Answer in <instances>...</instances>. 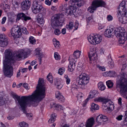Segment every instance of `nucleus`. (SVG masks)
Here are the masks:
<instances>
[{
    "mask_svg": "<svg viewBox=\"0 0 127 127\" xmlns=\"http://www.w3.org/2000/svg\"><path fill=\"white\" fill-rule=\"evenodd\" d=\"M44 81L43 78H39L38 84L36 87V89L30 95L28 96H22L21 97L17 95H13L17 99L20 104L24 108H25L29 103H32L35 106L38 103L41 101L45 97V89L43 87Z\"/></svg>",
    "mask_w": 127,
    "mask_h": 127,
    "instance_id": "1",
    "label": "nucleus"
},
{
    "mask_svg": "<svg viewBox=\"0 0 127 127\" xmlns=\"http://www.w3.org/2000/svg\"><path fill=\"white\" fill-rule=\"evenodd\" d=\"M30 52L29 50L22 49L13 55L10 50H6L4 53L5 59L3 61V68L4 76L10 78L13 75V69L12 65L15 62V61L17 59L22 58L23 57L28 55Z\"/></svg>",
    "mask_w": 127,
    "mask_h": 127,
    "instance_id": "2",
    "label": "nucleus"
},
{
    "mask_svg": "<svg viewBox=\"0 0 127 127\" xmlns=\"http://www.w3.org/2000/svg\"><path fill=\"white\" fill-rule=\"evenodd\" d=\"M117 88L120 89V93L124 98L127 99L125 95L127 93V75L123 73L118 75L116 81Z\"/></svg>",
    "mask_w": 127,
    "mask_h": 127,
    "instance_id": "3",
    "label": "nucleus"
},
{
    "mask_svg": "<svg viewBox=\"0 0 127 127\" xmlns=\"http://www.w3.org/2000/svg\"><path fill=\"white\" fill-rule=\"evenodd\" d=\"M117 16L119 21L125 24L127 23V17L125 15L127 12V2L123 1L118 8Z\"/></svg>",
    "mask_w": 127,
    "mask_h": 127,
    "instance_id": "4",
    "label": "nucleus"
},
{
    "mask_svg": "<svg viewBox=\"0 0 127 127\" xmlns=\"http://www.w3.org/2000/svg\"><path fill=\"white\" fill-rule=\"evenodd\" d=\"M63 22L64 18L60 14L54 15L52 17L51 25L52 28L55 29L54 32L55 35H58L61 34V31L57 28L62 25Z\"/></svg>",
    "mask_w": 127,
    "mask_h": 127,
    "instance_id": "5",
    "label": "nucleus"
},
{
    "mask_svg": "<svg viewBox=\"0 0 127 127\" xmlns=\"http://www.w3.org/2000/svg\"><path fill=\"white\" fill-rule=\"evenodd\" d=\"M114 34L119 38L120 44H124L127 40V33L124 28L119 27L116 28L114 30Z\"/></svg>",
    "mask_w": 127,
    "mask_h": 127,
    "instance_id": "6",
    "label": "nucleus"
},
{
    "mask_svg": "<svg viewBox=\"0 0 127 127\" xmlns=\"http://www.w3.org/2000/svg\"><path fill=\"white\" fill-rule=\"evenodd\" d=\"M105 5V3L104 1L100 0H95L93 2L92 6L88 8V10L91 13H93L97 7L100 6L104 7Z\"/></svg>",
    "mask_w": 127,
    "mask_h": 127,
    "instance_id": "7",
    "label": "nucleus"
},
{
    "mask_svg": "<svg viewBox=\"0 0 127 127\" xmlns=\"http://www.w3.org/2000/svg\"><path fill=\"white\" fill-rule=\"evenodd\" d=\"M17 95L16 93H13V92H12L11 93V96L13 97L15 99L16 101L17 100L18 101V103L19 104L20 107V108H21V109L22 110V111H23V112L25 114H26V116L27 117V118L29 119L30 120H32V114H29V113H27V111L26 110V109L27 107L28 106L29 107H30L31 105H32L33 106H37L36 105L34 106V104H33V103H29V104H28L27 105V107H26L25 108H23L21 106V105L20 104V103L19 102V99H17V98H15L14 96H13V95Z\"/></svg>",
    "mask_w": 127,
    "mask_h": 127,
    "instance_id": "8",
    "label": "nucleus"
},
{
    "mask_svg": "<svg viewBox=\"0 0 127 127\" xmlns=\"http://www.w3.org/2000/svg\"><path fill=\"white\" fill-rule=\"evenodd\" d=\"M95 100L97 102H102L103 103L106 104L107 108L109 110H112L114 109V105L112 104V102L109 99L105 98L104 97H99L95 98Z\"/></svg>",
    "mask_w": 127,
    "mask_h": 127,
    "instance_id": "9",
    "label": "nucleus"
},
{
    "mask_svg": "<svg viewBox=\"0 0 127 127\" xmlns=\"http://www.w3.org/2000/svg\"><path fill=\"white\" fill-rule=\"evenodd\" d=\"M102 39V36L98 34L93 35L90 36L88 37L89 42L91 44L95 45L99 43Z\"/></svg>",
    "mask_w": 127,
    "mask_h": 127,
    "instance_id": "10",
    "label": "nucleus"
},
{
    "mask_svg": "<svg viewBox=\"0 0 127 127\" xmlns=\"http://www.w3.org/2000/svg\"><path fill=\"white\" fill-rule=\"evenodd\" d=\"M78 79V80L77 81V83L84 86L89 82V77L86 74L83 73L79 75Z\"/></svg>",
    "mask_w": 127,
    "mask_h": 127,
    "instance_id": "11",
    "label": "nucleus"
},
{
    "mask_svg": "<svg viewBox=\"0 0 127 127\" xmlns=\"http://www.w3.org/2000/svg\"><path fill=\"white\" fill-rule=\"evenodd\" d=\"M38 3V1L35 0L33 1L32 4V12L34 14L39 13L43 8V6Z\"/></svg>",
    "mask_w": 127,
    "mask_h": 127,
    "instance_id": "12",
    "label": "nucleus"
},
{
    "mask_svg": "<svg viewBox=\"0 0 127 127\" xmlns=\"http://www.w3.org/2000/svg\"><path fill=\"white\" fill-rule=\"evenodd\" d=\"M12 36L14 38L19 37L22 34L21 28L19 27L13 28L11 31Z\"/></svg>",
    "mask_w": 127,
    "mask_h": 127,
    "instance_id": "13",
    "label": "nucleus"
},
{
    "mask_svg": "<svg viewBox=\"0 0 127 127\" xmlns=\"http://www.w3.org/2000/svg\"><path fill=\"white\" fill-rule=\"evenodd\" d=\"M31 19V18L30 17L26 16L25 14L23 12L19 13L17 15L16 20L18 21L21 19L23 21L26 22Z\"/></svg>",
    "mask_w": 127,
    "mask_h": 127,
    "instance_id": "14",
    "label": "nucleus"
},
{
    "mask_svg": "<svg viewBox=\"0 0 127 127\" xmlns=\"http://www.w3.org/2000/svg\"><path fill=\"white\" fill-rule=\"evenodd\" d=\"M77 9L76 6L69 5L66 8L65 12L68 15L72 16L76 14V11Z\"/></svg>",
    "mask_w": 127,
    "mask_h": 127,
    "instance_id": "15",
    "label": "nucleus"
},
{
    "mask_svg": "<svg viewBox=\"0 0 127 127\" xmlns=\"http://www.w3.org/2000/svg\"><path fill=\"white\" fill-rule=\"evenodd\" d=\"M31 2L29 0H25L21 3V8L23 10H27L30 8Z\"/></svg>",
    "mask_w": 127,
    "mask_h": 127,
    "instance_id": "16",
    "label": "nucleus"
},
{
    "mask_svg": "<svg viewBox=\"0 0 127 127\" xmlns=\"http://www.w3.org/2000/svg\"><path fill=\"white\" fill-rule=\"evenodd\" d=\"M74 59L73 58H72L69 57V64L68 66V70L70 72H72L74 69L75 68V62H74Z\"/></svg>",
    "mask_w": 127,
    "mask_h": 127,
    "instance_id": "17",
    "label": "nucleus"
},
{
    "mask_svg": "<svg viewBox=\"0 0 127 127\" xmlns=\"http://www.w3.org/2000/svg\"><path fill=\"white\" fill-rule=\"evenodd\" d=\"M8 44L7 41L5 38V34H0V46L4 47Z\"/></svg>",
    "mask_w": 127,
    "mask_h": 127,
    "instance_id": "18",
    "label": "nucleus"
},
{
    "mask_svg": "<svg viewBox=\"0 0 127 127\" xmlns=\"http://www.w3.org/2000/svg\"><path fill=\"white\" fill-rule=\"evenodd\" d=\"M113 30V28L107 29L105 30L104 35L105 37H111L112 34L114 33Z\"/></svg>",
    "mask_w": 127,
    "mask_h": 127,
    "instance_id": "19",
    "label": "nucleus"
},
{
    "mask_svg": "<svg viewBox=\"0 0 127 127\" xmlns=\"http://www.w3.org/2000/svg\"><path fill=\"white\" fill-rule=\"evenodd\" d=\"M35 51L36 55L39 56L38 59L39 62V64H40L41 63L42 58L44 57V55L41 52V51L39 49H36L35 50Z\"/></svg>",
    "mask_w": 127,
    "mask_h": 127,
    "instance_id": "20",
    "label": "nucleus"
},
{
    "mask_svg": "<svg viewBox=\"0 0 127 127\" xmlns=\"http://www.w3.org/2000/svg\"><path fill=\"white\" fill-rule=\"evenodd\" d=\"M56 97L59 101L61 102H64V97L61 94V93L59 91H57L55 93Z\"/></svg>",
    "mask_w": 127,
    "mask_h": 127,
    "instance_id": "21",
    "label": "nucleus"
},
{
    "mask_svg": "<svg viewBox=\"0 0 127 127\" xmlns=\"http://www.w3.org/2000/svg\"><path fill=\"white\" fill-rule=\"evenodd\" d=\"M94 119L93 117L88 120L85 124L86 127H92L94 124Z\"/></svg>",
    "mask_w": 127,
    "mask_h": 127,
    "instance_id": "22",
    "label": "nucleus"
},
{
    "mask_svg": "<svg viewBox=\"0 0 127 127\" xmlns=\"http://www.w3.org/2000/svg\"><path fill=\"white\" fill-rule=\"evenodd\" d=\"M95 53V52H93L90 51L88 54V56L90 61V63H92L91 61H94L96 59Z\"/></svg>",
    "mask_w": 127,
    "mask_h": 127,
    "instance_id": "23",
    "label": "nucleus"
},
{
    "mask_svg": "<svg viewBox=\"0 0 127 127\" xmlns=\"http://www.w3.org/2000/svg\"><path fill=\"white\" fill-rule=\"evenodd\" d=\"M97 94L98 93L97 91L95 90H92L89 93V95L88 97L90 99H91L97 96Z\"/></svg>",
    "mask_w": 127,
    "mask_h": 127,
    "instance_id": "24",
    "label": "nucleus"
},
{
    "mask_svg": "<svg viewBox=\"0 0 127 127\" xmlns=\"http://www.w3.org/2000/svg\"><path fill=\"white\" fill-rule=\"evenodd\" d=\"M107 61L109 64H110V67L112 68L114 66L113 62V61L112 59L111 58V56L109 55L108 56L107 60Z\"/></svg>",
    "mask_w": 127,
    "mask_h": 127,
    "instance_id": "25",
    "label": "nucleus"
},
{
    "mask_svg": "<svg viewBox=\"0 0 127 127\" xmlns=\"http://www.w3.org/2000/svg\"><path fill=\"white\" fill-rule=\"evenodd\" d=\"M56 115L55 113H53L52 114L50 118L48 121V122L49 123H53L56 120Z\"/></svg>",
    "mask_w": 127,
    "mask_h": 127,
    "instance_id": "26",
    "label": "nucleus"
},
{
    "mask_svg": "<svg viewBox=\"0 0 127 127\" xmlns=\"http://www.w3.org/2000/svg\"><path fill=\"white\" fill-rule=\"evenodd\" d=\"M53 106L55 107L56 110L61 111V110H62L63 109V107L62 106L59 104H57L55 103H53Z\"/></svg>",
    "mask_w": 127,
    "mask_h": 127,
    "instance_id": "27",
    "label": "nucleus"
},
{
    "mask_svg": "<svg viewBox=\"0 0 127 127\" xmlns=\"http://www.w3.org/2000/svg\"><path fill=\"white\" fill-rule=\"evenodd\" d=\"M91 109L92 111L99 109V107L98 105L94 103H93L91 105Z\"/></svg>",
    "mask_w": 127,
    "mask_h": 127,
    "instance_id": "28",
    "label": "nucleus"
},
{
    "mask_svg": "<svg viewBox=\"0 0 127 127\" xmlns=\"http://www.w3.org/2000/svg\"><path fill=\"white\" fill-rule=\"evenodd\" d=\"M107 76L110 77H114L116 75V72L114 71H109L108 72H106Z\"/></svg>",
    "mask_w": 127,
    "mask_h": 127,
    "instance_id": "29",
    "label": "nucleus"
},
{
    "mask_svg": "<svg viewBox=\"0 0 127 127\" xmlns=\"http://www.w3.org/2000/svg\"><path fill=\"white\" fill-rule=\"evenodd\" d=\"M6 101L5 99H3L2 95L0 94V106H2L4 105L6 103Z\"/></svg>",
    "mask_w": 127,
    "mask_h": 127,
    "instance_id": "30",
    "label": "nucleus"
},
{
    "mask_svg": "<svg viewBox=\"0 0 127 127\" xmlns=\"http://www.w3.org/2000/svg\"><path fill=\"white\" fill-rule=\"evenodd\" d=\"M98 86L99 89L101 91L104 90L105 88V86L102 82L99 83L98 84Z\"/></svg>",
    "mask_w": 127,
    "mask_h": 127,
    "instance_id": "31",
    "label": "nucleus"
},
{
    "mask_svg": "<svg viewBox=\"0 0 127 127\" xmlns=\"http://www.w3.org/2000/svg\"><path fill=\"white\" fill-rule=\"evenodd\" d=\"M80 53L81 52L80 51H79L78 50H76L74 52L73 54V57L76 59L79 58L80 54Z\"/></svg>",
    "mask_w": 127,
    "mask_h": 127,
    "instance_id": "32",
    "label": "nucleus"
},
{
    "mask_svg": "<svg viewBox=\"0 0 127 127\" xmlns=\"http://www.w3.org/2000/svg\"><path fill=\"white\" fill-rule=\"evenodd\" d=\"M102 115H100L97 116L96 118V121L97 122L101 123L102 122Z\"/></svg>",
    "mask_w": 127,
    "mask_h": 127,
    "instance_id": "33",
    "label": "nucleus"
},
{
    "mask_svg": "<svg viewBox=\"0 0 127 127\" xmlns=\"http://www.w3.org/2000/svg\"><path fill=\"white\" fill-rule=\"evenodd\" d=\"M53 43L55 47L56 48L59 47L60 45V42L56 39H54L53 40Z\"/></svg>",
    "mask_w": 127,
    "mask_h": 127,
    "instance_id": "34",
    "label": "nucleus"
},
{
    "mask_svg": "<svg viewBox=\"0 0 127 127\" xmlns=\"http://www.w3.org/2000/svg\"><path fill=\"white\" fill-rule=\"evenodd\" d=\"M74 26L73 23L70 22L68 24L66 25V27L68 30H71L73 28Z\"/></svg>",
    "mask_w": 127,
    "mask_h": 127,
    "instance_id": "35",
    "label": "nucleus"
},
{
    "mask_svg": "<svg viewBox=\"0 0 127 127\" xmlns=\"http://www.w3.org/2000/svg\"><path fill=\"white\" fill-rule=\"evenodd\" d=\"M47 79L51 83L53 82V78L52 76L49 74L47 76Z\"/></svg>",
    "mask_w": 127,
    "mask_h": 127,
    "instance_id": "36",
    "label": "nucleus"
},
{
    "mask_svg": "<svg viewBox=\"0 0 127 127\" xmlns=\"http://www.w3.org/2000/svg\"><path fill=\"white\" fill-rule=\"evenodd\" d=\"M106 84L108 87L110 88H112L113 86V83L110 80L107 81L106 82Z\"/></svg>",
    "mask_w": 127,
    "mask_h": 127,
    "instance_id": "37",
    "label": "nucleus"
},
{
    "mask_svg": "<svg viewBox=\"0 0 127 127\" xmlns=\"http://www.w3.org/2000/svg\"><path fill=\"white\" fill-rule=\"evenodd\" d=\"M19 125L21 127H28L29 126L28 124L24 122L19 123Z\"/></svg>",
    "mask_w": 127,
    "mask_h": 127,
    "instance_id": "38",
    "label": "nucleus"
},
{
    "mask_svg": "<svg viewBox=\"0 0 127 127\" xmlns=\"http://www.w3.org/2000/svg\"><path fill=\"white\" fill-rule=\"evenodd\" d=\"M29 41L32 44H34L35 43L36 41L34 38L32 36H31L30 37Z\"/></svg>",
    "mask_w": 127,
    "mask_h": 127,
    "instance_id": "39",
    "label": "nucleus"
},
{
    "mask_svg": "<svg viewBox=\"0 0 127 127\" xmlns=\"http://www.w3.org/2000/svg\"><path fill=\"white\" fill-rule=\"evenodd\" d=\"M43 18H37V22L40 25L43 24L44 23V21L43 19Z\"/></svg>",
    "mask_w": 127,
    "mask_h": 127,
    "instance_id": "40",
    "label": "nucleus"
},
{
    "mask_svg": "<svg viewBox=\"0 0 127 127\" xmlns=\"http://www.w3.org/2000/svg\"><path fill=\"white\" fill-rule=\"evenodd\" d=\"M20 3L19 2H18L16 1H15L12 3L13 5V7L15 8H18L19 5Z\"/></svg>",
    "mask_w": 127,
    "mask_h": 127,
    "instance_id": "41",
    "label": "nucleus"
},
{
    "mask_svg": "<svg viewBox=\"0 0 127 127\" xmlns=\"http://www.w3.org/2000/svg\"><path fill=\"white\" fill-rule=\"evenodd\" d=\"M54 57L55 59L57 60H59L60 59V56L57 52L54 53Z\"/></svg>",
    "mask_w": 127,
    "mask_h": 127,
    "instance_id": "42",
    "label": "nucleus"
},
{
    "mask_svg": "<svg viewBox=\"0 0 127 127\" xmlns=\"http://www.w3.org/2000/svg\"><path fill=\"white\" fill-rule=\"evenodd\" d=\"M65 71V69L62 67L60 68L59 70L58 73L60 75H62L64 73Z\"/></svg>",
    "mask_w": 127,
    "mask_h": 127,
    "instance_id": "43",
    "label": "nucleus"
},
{
    "mask_svg": "<svg viewBox=\"0 0 127 127\" xmlns=\"http://www.w3.org/2000/svg\"><path fill=\"white\" fill-rule=\"evenodd\" d=\"M84 4V2L82 1H81L80 2H78L76 4L77 6L79 7H80L82 6H83Z\"/></svg>",
    "mask_w": 127,
    "mask_h": 127,
    "instance_id": "44",
    "label": "nucleus"
},
{
    "mask_svg": "<svg viewBox=\"0 0 127 127\" xmlns=\"http://www.w3.org/2000/svg\"><path fill=\"white\" fill-rule=\"evenodd\" d=\"M21 29L23 33L24 34H27L29 33V32L26 28L23 27Z\"/></svg>",
    "mask_w": 127,
    "mask_h": 127,
    "instance_id": "45",
    "label": "nucleus"
},
{
    "mask_svg": "<svg viewBox=\"0 0 127 127\" xmlns=\"http://www.w3.org/2000/svg\"><path fill=\"white\" fill-rule=\"evenodd\" d=\"M87 23H90L93 22V18L92 16L89 17L88 18H87Z\"/></svg>",
    "mask_w": 127,
    "mask_h": 127,
    "instance_id": "46",
    "label": "nucleus"
},
{
    "mask_svg": "<svg viewBox=\"0 0 127 127\" xmlns=\"http://www.w3.org/2000/svg\"><path fill=\"white\" fill-rule=\"evenodd\" d=\"M41 11H40V13H41L42 14L45 16L46 14V9L44 8L43 7V8L42 9V10Z\"/></svg>",
    "mask_w": 127,
    "mask_h": 127,
    "instance_id": "47",
    "label": "nucleus"
},
{
    "mask_svg": "<svg viewBox=\"0 0 127 127\" xmlns=\"http://www.w3.org/2000/svg\"><path fill=\"white\" fill-rule=\"evenodd\" d=\"M44 16L41 13H39L37 15L36 17L37 18H43Z\"/></svg>",
    "mask_w": 127,
    "mask_h": 127,
    "instance_id": "48",
    "label": "nucleus"
},
{
    "mask_svg": "<svg viewBox=\"0 0 127 127\" xmlns=\"http://www.w3.org/2000/svg\"><path fill=\"white\" fill-rule=\"evenodd\" d=\"M90 99L88 97L83 102V106L84 107H85V106L87 104L88 101Z\"/></svg>",
    "mask_w": 127,
    "mask_h": 127,
    "instance_id": "49",
    "label": "nucleus"
},
{
    "mask_svg": "<svg viewBox=\"0 0 127 127\" xmlns=\"http://www.w3.org/2000/svg\"><path fill=\"white\" fill-rule=\"evenodd\" d=\"M65 77L66 79V84H69L70 82V79L68 78L67 75H65Z\"/></svg>",
    "mask_w": 127,
    "mask_h": 127,
    "instance_id": "50",
    "label": "nucleus"
},
{
    "mask_svg": "<svg viewBox=\"0 0 127 127\" xmlns=\"http://www.w3.org/2000/svg\"><path fill=\"white\" fill-rule=\"evenodd\" d=\"M102 122H105L106 121H107L108 119L107 118L106 116H105L103 115H102Z\"/></svg>",
    "mask_w": 127,
    "mask_h": 127,
    "instance_id": "51",
    "label": "nucleus"
},
{
    "mask_svg": "<svg viewBox=\"0 0 127 127\" xmlns=\"http://www.w3.org/2000/svg\"><path fill=\"white\" fill-rule=\"evenodd\" d=\"M23 86L27 89H29V87L28 86V84L26 83H24L23 85Z\"/></svg>",
    "mask_w": 127,
    "mask_h": 127,
    "instance_id": "52",
    "label": "nucleus"
},
{
    "mask_svg": "<svg viewBox=\"0 0 127 127\" xmlns=\"http://www.w3.org/2000/svg\"><path fill=\"white\" fill-rule=\"evenodd\" d=\"M79 25V23L77 22H75V25L74 26V27L75 28V29H74V30H76L77 29Z\"/></svg>",
    "mask_w": 127,
    "mask_h": 127,
    "instance_id": "53",
    "label": "nucleus"
},
{
    "mask_svg": "<svg viewBox=\"0 0 127 127\" xmlns=\"http://www.w3.org/2000/svg\"><path fill=\"white\" fill-rule=\"evenodd\" d=\"M45 3L46 4L49 6L51 4V1L49 0H46L45 1Z\"/></svg>",
    "mask_w": 127,
    "mask_h": 127,
    "instance_id": "54",
    "label": "nucleus"
},
{
    "mask_svg": "<svg viewBox=\"0 0 127 127\" xmlns=\"http://www.w3.org/2000/svg\"><path fill=\"white\" fill-rule=\"evenodd\" d=\"M107 19L108 21H111L112 20L113 17L110 15H109L107 17Z\"/></svg>",
    "mask_w": 127,
    "mask_h": 127,
    "instance_id": "55",
    "label": "nucleus"
},
{
    "mask_svg": "<svg viewBox=\"0 0 127 127\" xmlns=\"http://www.w3.org/2000/svg\"><path fill=\"white\" fill-rule=\"evenodd\" d=\"M6 17H3L2 19L1 23L2 24H4L6 21Z\"/></svg>",
    "mask_w": 127,
    "mask_h": 127,
    "instance_id": "56",
    "label": "nucleus"
},
{
    "mask_svg": "<svg viewBox=\"0 0 127 127\" xmlns=\"http://www.w3.org/2000/svg\"><path fill=\"white\" fill-rule=\"evenodd\" d=\"M123 117L122 115H120L116 117V119L118 120H120L122 119Z\"/></svg>",
    "mask_w": 127,
    "mask_h": 127,
    "instance_id": "57",
    "label": "nucleus"
},
{
    "mask_svg": "<svg viewBox=\"0 0 127 127\" xmlns=\"http://www.w3.org/2000/svg\"><path fill=\"white\" fill-rule=\"evenodd\" d=\"M122 99L121 97H119L118 99V103L120 105H122Z\"/></svg>",
    "mask_w": 127,
    "mask_h": 127,
    "instance_id": "58",
    "label": "nucleus"
},
{
    "mask_svg": "<svg viewBox=\"0 0 127 127\" xmlns=\"http://www.w3.org/2000/svg\"><path fill=\"white\" fill-rule=\"evenodd\" d=\"M27 68H24L22 69L21 72L23 73L26 72H27Z\"/></svg>",
    "mask_w": 127,
    "mask_h": 127,
    "instance_id": "59",
    "label": "nucleus"
},
{
    "mask_svg": "<svg viewBox=\"0 0 127 127\" xmlns=\"http://www.w3.org/2000/svg\"><path fill=\"white\" fill-rule=\"evenodd\" d=\"M66 29L64 28L62 30V33L63 34H65L66 33Z\"/></svg>",
    "mask_w": 127,
    "mask_h": 127,
    "instance_id": "60",
    "label": "nucleus"
},
{
    "mask_svg": "<svg viewBox=\"0 0 127 127\" xmlns=\"http://www.w3.org/2000/svg\"><path fill=\"white\" fill-rule=\"evenodd\" d=\"M63 85L62 84H59V85L56 86V87L59 89H60L63 87Z\"/></svg>",
    "mask_w": 127,
    "mask_h": 127,
    "instance_id": "61",
    "label": "nucleus"
},
{
    "mask_svg": "<svg viewBox=\"0 0 127 127\" xmlns=\"http://www.w3.org/2000/svg\"><path fill=\"white\" fill-rule=\"evenodd\" d=\"M125 120L126 122L127 121V111H126L125 112Z\"/></svg>",
    "mask_w": 127,
    "mask_h": 127,
    "instance_id": "62",
    "label": "nucleus"
},
{
    "mask_svg": "<svg viewBox=\"0 0 127 127\" xmlns=\"http://www.w3.org/2000/svg\"><path fill=\"white\" fill-rule=\"evenodd\" d=\"M99 67L100 69L102 70V71H105V68L104 67H102L101 66H100V67Z\"/></svg>",
    "mask_w": 127,
    "mask_h": 127,
    "instance_id": "63",
    "label": "nucleus"
},
{
    "mask_svg": "<svg viewBox=\"0 0 127 127\" xmlns=\"http://www.w3.org/2000/svg\"><path fill=\"white\" fill-rule=\"evenodd\" d=\"M59 84H61L58 81H56L55 83V85L56 86H58V85H59Z\"/></svg>",
    "mask_w": 127,
    "mask_h": 127,
    "instance_id": "64",
    "label": "nucleus"
}]
</instances>
